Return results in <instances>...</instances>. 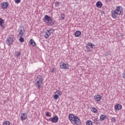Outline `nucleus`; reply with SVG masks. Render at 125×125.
<instances>
[{
    "label": "nucleus",
    "mask_w": 125,
    "mask_h": 125,
    "mask_svg": "<svg viewBox=\"0 0 125 125\" xmlns=\"http://www.w3.org/2000/svg\"><path fill=\"white\" fill-rule=\"evenodd\" d=\"M55 7H58L59 6V2L58 1L55 2Z\"/></svg>",
    "instance_id": "obj_32"
},
{
    "label": "nucleus",
    "mask_w": 125,
    "mask_h": 125,
    "mask_svg": "<svg viewBox=\"0 0 125 125\" xmlns=\"http://www.w3.org/2000/svg\"><path fill=\"white\" fill-rule=\"evenodd\" d=\"M50 70H51V72L52 73H54V68H52L50 69Z\"/></svg>",
    "instance_id": "obj_37"
},
{
    "label": "nucleus",
    "mask_w": 125,
    "mask_h": 125,
    "mask_svg": "<svg viewBox=\"0 0 125 125\" xmlns=\"http://www.w3.org/2000/svg\"><path fill=\"white\" fill-rule=\"evenodd\" d=\"M94 99L96 101V102H98L102 99V96L99 94H97L94 97Z\"/></svg>",
    "instance_id": "obj_10"
},
{
    "label": "nucleus",
    "mask_w": 125,
    "mask_h": 125,
    "mask_svg": "<svg viewBox=\"0 0 125 125\" xmlns=\"http://www.w3.org/2000/svg\"><path fill=\"white\" fill-rule=\"evenodd\" d=\"M114 11L118 14L119 15H123V14L124 13V12H123V7L122 6H118L116 8L115 10Z\"/></svg>",
    "instance_id": "obj_3"
},
{
    "label": "nucleus",
    "mask_w": 125,
    "mask_h": 125,
    "mask_svg": "<svg viewBox=\"0 0 125 125\" xmlns=\"http://www.w3.org/2000/svg\"><path fill=\"white\" fill-rule=\"evenodd\" d=\"M27 119V114L21 113V121H25Z\"/></svg>",
    "instance_id": "obj_14"
},
{
    "label": "nucleus",
    "mask_w": 125,
    "mask_h": 125,
    "mask_svg": "<svg viewBox=\"0 0 125 125\" xmlns=\"http://www.w3.org/2000/svg\"><path fill=\"white\" fill-rule=\"evenodd\" d=\"M88 45L90 46L91 48H94V47L95 46V45L91 42H89Z\"/></svg>",
    "instance_id": "obj_22"
},
{
    "label": "nucleus",
    "mask_w": 125,
    "mask_h": 125,
    "mask_svg": "<svg viewBox=\"0 0 125 125\" xmlns=\"http://www.w3.org/2000/svg\"><path fill=\"white\" fill-rule=\"evenodd\" d=\"M55 93H57L58 95H62V92L60 90H57Z\"/></svg>",
    "instance_id": "obj_27"
},
{
    "label": "nucleus",
    "mask_w": 125,
    "mask_h": 125,
    "mask_svg": "<svg viewBox=\"0 0 125 125\" xmlns=\"http://www.w3.org/2000/svg\"><path fill=\"white\" fill-rule=\"evenodd\" d=\"M86 125H92V122L90 120H88L86 122Z\"/></svg>",
    "instance_id": "obj_24"
},
{
    "label": "nucleus",
    "mask_w": 125,
    "mask_h": 125,
    "mask_svg": "<svg viewBox=\"0 0 125 125\" xmlns=\"http://www.w3.org/2000/svg\"><path fill=\"white\" fill-rule=\"evenodd\" d=\"M75 123H76V125H81V124L82 123L81 122V120H80V118L78 117V116H75V118L74 119V121H73Z\"/></svg>",
    "instance_id": "obj_11"
},
{
    "label": "nucleus",
    "mask_w": 125,
    "mask_h": 125,
    "mask_svg": "<svg viewBox=\"0 0 125 125\" xmlns=\"http://www.w3.org/2000/svg\"><path fill=\"white\" fill-rule=\"evenodd\" d=\"M91 111L95 114H97V113H98V110H97L95 107H92L91 108Z\"/></svg>",
    "instance_id": "obj_18"
},
{
    "label": "nucleus",
    "mask_w": 125,
    "mask_h": 125,
    "mask_svg": "<svg viewBox=\"0 0 125 125\" xmlns=\"http://www.w3.org/2000/svg\"><path fill=\"white\" fill-rule=\"evenodd\" d=\"M112 14V18H114V19H117L118 16L119 14L117 13L115 11H113L111 12Z\"/></svg>",
    "instance_id": "obj_13"
},
{
    "label": "nucleus",
    "mask_w": 125,
    "mask_h": 125,
    "mask_svg": "<svg viewBox=\"0 0 125 125\" xmlns=\"http://www.w3.org/2000/svg\"><path fill=\"white\" fill-rule=\"evenodd\" d=\"M13 43V38L12 37H9L7 38V41H6V44L8 45V46H10L11 44Z\"/></svg>",
    "instance_id": "obj_7"
},
{
    "label": "nucleus",
    "mask_w": 125,
    "mask_h": 125,
    "mask_svg": "<svg viewBox=\"0 0 125 125\" xmlns=\"http://www.w3.org/2000/svg\"><path fill=\"white\" fill-rule=\"evenodd\" d=\"M46 117H50V115H49V112L47 111L46 112Z\"/></svg>",
    "instance_id": "obj_35"
},
{
    "label": "nucleus",
    "mask_w": 125,
    "mask_h": 125,
    "mask_svg": "<svg viewBox=\"0 0 125 125\" xmlns=\"http://www.w3.org/2000/svg\"><path fill=\"white\" fill-rule=\"evenodd\" d=\"M111 121V122H116V118L115 117H112Z\"/></svg>",
    "instance_id": "obj_33"
},
{
    "label": "nucleus",
    "mask_w": 125,
    "mask_h": 125,
    "mask_svg": "<svg viewBox=\"0 0 125 125\" xmlns=\"http://www.w3.org/2000/svg\"><path fill=\"white\" fill-rule=\"evenodd\" d=\"M10 122H9V121H4V122L3 123V125H10Z\"/></svg>",
    "instance_id": "obj_26"
},
{
    "label": "nucleus",
    "mask_w": 125,
    "mask_h": 125,
    "mask_svg": "<svg viewBox=\"0 0 125 125\" xmlns=\"http://www.w3.org/2000/svg\"><path fill=\"white\" fill-rule=\"evenodd\" d=\"M82 35V32L80 31H76L75 33V36L76 38H79Z\"/></svg>",
    "instance_id": "obj_16"
},
{
    "label": "nucleus",
    "mask_w": 125,
    "mask_h": 125,
    "mask_svg": "<svg viewBox=\"0 0 125 125\" xmlns=\"http://www.w3.org/2000/svg\"><path fill=\"white\" fill-rule=\"evenodd\" d=\"M43 21L46 23L47 25H48V26H53V25H54V23H55V21L51 18V17L47 15H46L43 18Z\"/></svg>",
    "instance_id": "obj_1"
},
{
    "label": "nucleus",
    "mask_w": 125,
    "mask_h": 125,
    "mask_svg": "<svg viewBox=\"0 0 125 125\" xmlns=\"http://www.w3.org/2000/svg\"><path fill=\"white\" fill-rule=\"evenodd\" d=\"M15 56H17V57H20V56H21V53L18 51L15 52Z\"/></svg>",
    "instance_id": "obj_21"
},
{
    "label": "nucleus",
    "mask_w": 125,
    "mask_h": 125,
    "mask_svg": "<svg viewBox=\"0 0 125 125\" xmlns=\"http://www.w3.org/2000/svg\"><path fill=\"white\" fill-rule=\"evenodd\" d=\"M19 37H23L24 36V33H25V29L24 27L20 26L19 27Z\"/></svg>",
    "instance_id": "obj_4"
},
{
    "label": "nucleus",
    "mask_w": 125,
    "mask_h": 125,
    "mask_svg": "<svg viewBox=\"0 0 125 125\" xmlns=\"http://www.w3.org/2000/svg\"><path fill=\"white\" fill-rule=\"evenodd\" d=\"M76 116H75L73 114H70L69 115L68 119L71 123H73V122H74V121H75V119L76 118Z\"/></svg>",
    "instance_id": "obj_12"
},
{
    "label": "nucleus",
    "mask_w": 125,
    "mask_h": 125,
    "mask_svg": "<svg viewBox=\"0 0 125 125\" xmlns=\"http://www.w3.org/2000/svg\"><path fill=\"white\" fill-rule=\"evenodd\" d=\"M8 5V2L6 1H4L0 4V6L2 9H5L6 8H7Z\"/></svg>",
    "instance_id": "obj_8"
},
{
    "label": "nucleus",
    "mask_w": 125,
    "mask_h": 125,
    "mask_svg": "<svg viewBox=\"0 0 125 125\" xmlns=\"http://www.w3.org/2000/svg\"><path fill=\"white\" fill-rule=\"evenodd\" d=\"M49 121L52 122V123H56L59 121V118H58V116H55L53 117L49 118Z\"/></svg>",
    "instance_id": "obj_6"
},
{
    "label": "nucleus",
    "mask_w": 125,
    "mask_h": 125,
    "mask_svg": "<svg viewBox=\"0 0 125 125\" xmlns=\"http://www.w3.org/2000/svg\"><path fill=\"white\" fill-rule=\"evenodd\" d=\"M60 68L61 69H69V64L62 62L60 63Z\"/></svg>",
    "instance_id": "obj_9"
},
{
    "label": "nucleus",
    "mask_w": 125,
    "mask_h": 125,
    "mask_svg": "<svg viewBox=\"0 0 125 125\" xmlns=\"http://www.w3.org/2000/svg\"><path fill=\"white\" fill-rule=\"evenodd\" d=\"M93 124H95V125H97V124H99L100 123L99 122H98V120L97 119V118H94L93 120Z\"/></svg>",
    "instance_id": "obj_20"
},
{
    "label": "nucleus",
    "mask_w": 125,
    "mask_h": 125,
    "mask_svg": "<svg viewBox=\"0 0 125 125\" xmlns=\"http://www.w3.org/2000/svg\"><path fill=\"white\" fill-rule=\"evenodd\" d=\"M65 17H66V16H65V14H61V18L62 19V20H64V19H65Z\"/></svg>",
    "instance_id": "obj_29"
},
{
    "label": "nucleus",
    "mask_w": 125,
    "mask_h": 125,
    "mask_svg": "<svg viewBox=\"0 0 125 125\" xmlns=\"http://www.w3.org/2000/svg\"><path fill=\"white\" fill-rule=\"evenodd\" d=\"M3 23H4V20L0 18V26H2V24H3Z\"/></svg>",
    "instance_id": "obj_28"
},
{
    "label": "nucleus",
    "mask_w": 125,
    "mask_h": 125,
    "mask_svg": "<svg viewBox=\"0 0 125 125\" xmlns=\"http://www.w3.org/2000/svg\"><path fill=\"white\" fill-rule=\"evenodd\" d=\"M96 6L97 7H99V8L102 7V2L100 1H98L96 3Z\"/></svg>",
    "instance_id": "obj_19"
},
{
    "label": "nucleus",
    "mask_w": 125,
    "mask_h": 125,
    "mask_svg": "<svg viewBox=\"0 0 125 125\" xmlns=\"http://www.w3.org/2000/svg\"><path fill=\"white\" fill-rule=\"evenodd\" d=\"M122 76H123V78H124L125 80V71L123 72Z\"/></svg>",
    "instance_id": "obj_36"
},
{
    "label": "nucleus",
    "mask_w": 125,
    "mask_h": 125,
    "mask_svg": "<svg viewBox=\"0 0 125 125\" xmlns=\"http://www.w3.org/2000/svg\"><path fill=\"white\" fill-rule=\"evenodd\" d=\"M53 33V30L50 29L49 30H47L45 34L44 35V37L45 39H48L50 36H51V34Z\"/></svg>",
    "instance_id": "obj_5"
},
{
    "label": "nucleus",
    "mask_w": 125,
    "mask_h": 125,
    "mask_svg": "<svg viewBox=\"0 0 125 125\" xmlns=\"http://www.w3.org/2000/svg\"><path fill=\"white\" fill-rule=\"evenodd\" d=\"M110 0H105V1H106V2H108V1H110Z\"/></svg>",
    "instance_id": "obj_38"
},
{
    "label": "nucleus",
    "mask_w": 125,
    "mask_h": 125,
    "mask_svg": "<svg viewBox=\"0 0 125 125\" xmlns=\"http://www.w3.org/2000/svg\"><path fill=\"white\" fill-rule=\"evenodd\" d=\"M86 49H88V46H86Z\"/></svg>",
    "instance_id": "obj_39"
},
{
    "label": "nucleus",
    "mask_w": 125,
    "mask_h": 125,
    "mask_svg": "<svg viewBox=\"0 0 125 125\" xmlns=\"http://www.w3.org/2000/svg\"><path fill=\"white\" fill-rule=\"evenodd\" d=\"M43 82V78L42 76L38 75L37 76L35 79V85L38 88H41L42 87V83Z\"/></svg>",
    "instance_id": "obj_2"
},
{
    "label": "nucleus",
    "mask_w": 125,
    "mask_h": 125,
    "mask_svg": "<svg viewBox=\"0 0 125 125\" xmlns=\"http://www.w3.org/2000/svg\"><path fill=\"white\" fill-rule=\"evenodd\" d=\"M105 56H109L111 55V51H108L107 52H105Z\"/></svg>",
    "instance_id": "obj_31"
},
{
    "label": "nucleus",
    "mask_w": 125,
    "mask_h": 125,
    "mask_svg": "<svg viewBox=\"0 0 125 125\" xmlns=\"http://www.w3.org/2000/svg\"><path fill=\"white\" fill-rule=\"evenodd\" d=\"M16 3H20V1H21V0H14Z\"/></svg>",
    "instance_id": "obj_34"
},
{
    "label": "nucleus",
    "mask_w": 125,
    "mask_h": 125,
    "mask_svg": "<svg viewBox=\"0 0 125 125\" xmlns=\"http://www.w3.org/2000/svg\"><path fill=\"white\" fill-rule=\"evenodd\" d=\"M53 98L55 100H57L59 98V96L57 94H55L53 96Z\"/></svg>",
    "instance_id": "obj_25"
},
{
    "label": "nucleus",
    "mask_w": 125,
    "mask_h": 125,
    "mask_svg": "<svg viewBox=\"0 0 125 125\" xmlns=\"http://www.w3.org/2000/svg\"><path fill=\"white\" fill-rule=\"evenodd\" d=\"M114 108L116 110H117V111H120L122 108V104H116L114 106Z\"/></svg>",
    "instance_id": "obj_15"
},
{
    "label": "nucleus",
    "mask_w": 125,
    "mask_h": 125,
    "mask_svg": "<svg viewBox=\"0 0 125 125\" xmlns=\"http://www.w3.org/2000/svg\"><path fill=\"white\" fill-rule=\"evenodd\" d=\"M105 117L104 115H102L100 117V121H104Z\"/></svg>",
    "instance_id": "obj_23"
},
{
    "label": "nucleus",
    "mask_w": 125,
    "mask_h": 125,
    "mask_svg": "<svg viewBox=\"0 0 125 125\" xmlns=\"http://www.w3.org/2000/svg\"><path fill=\"white\" fill-rule=\"evenodd\" d=\"M29 42L31 44V45H33V46H36V45H37L36 42H35V41H34V40L33 39H31L29 41Z\"/></svg>",
    "instance_id": "obj_17"
},
{
    "label": "nucleus",
    "mask_w": 125,
    "mask_h": 125,
    "mask_svg": "<svg viewBox=\"0 0 125 125\" xmlns=\"http://www.w3.org/2000/svg\"><path fill=\"white\" fill-rule=\"evenodd\" d=\"M20 38L19 39V41L20 42H24V38L23 37H19Z\"/></svg>",
    "instance_id": "obj_30"
}]
</instances>
